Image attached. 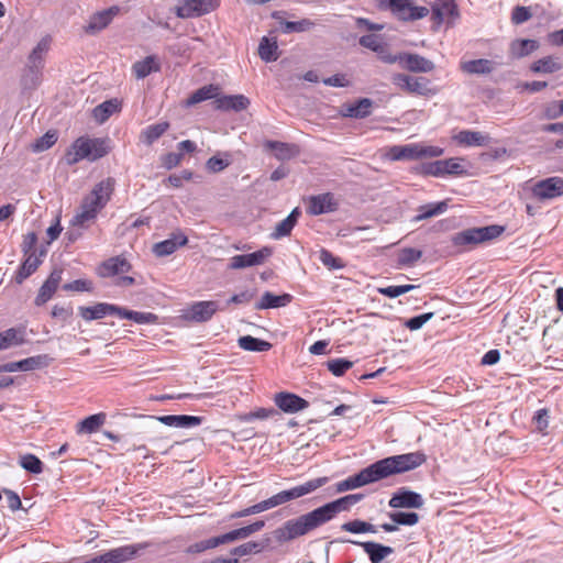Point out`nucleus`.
<instances>
[{
  "label": "nucleus",
  "instance_id": "obj_13",
  "mask_svg": "<svg viewBox=\"0 0 563 563\" xmlns=\"http://www.w3.org/2000/svg\"><path fill=\"white\" fill-rule=\"evenodd\" d=\"M532 195L540 201L558 198L563 195V179L554 176L539 180L532 187Z\"/></svg>",
  "mask_w": 563,
  "mask_h": 563
},
{
  "label": "nucleus",
  "instance_id": "obj_2",
  "mask_svg": "<svg viewBox=\"0 0 563 563\" xmlns=\"http://www.w3.org/2000/svg\"><path fill=\"white\" fill-rule=\"evenodd\" d=\"M424 454L420 452L393 455L379 460L362 470L356 475L350 476L335 484L336 493H343L362 487L364 485L378 482L388 476L405 473L417 468L424 463Z\"/></svg>",
  "mask_w": 563,
  "mask_h": 563
},
{
  "label": "nucleus",
  "instance_id": "obj_26",
  "mask_svg": "<svg viewBox=\"0 0 563 563\" xmlns=\"http://www.w3.org/2000/svg\"><path fill=\"white\" fill-rule=\"evenodd\" d=\"M89 139L78 137L65 154V161L67 165H75L81 159H89Z\"/></svg>",
  "mask_w": 563,
  "mask_h": 563
},
{
  "label": "nucleus",
  "instance_id": "obj_61",
  "mask_svg": "<svg viewBox=\"0 0 563 563\" xmlns=\"http://www.w3.org/2000/svg\"><path fill=\"white\" fill-rule=\"evenodd\" d=\"M353 366V363L345 358H334L327 362L328 369L334 376H342L346 371Z\"/></svg>",
  "mask_w": 563,
  "mask_h": 563
},
{
  "label": "nucleus",
  "instance_id": "obj_57",
  "mask_svg": "<svg viewBox=\"0 0 563 563\" xmlns=\"http://www.w3.org/2000/svg\"><path fill=\"white\" fill-rule=\"evenodd\" d=\"M422 256V252L420 250H416L412 247H405L400 250L398 254V264L401 266H411L416 262H418Z\"/></svg>",
  "mask_w": 563,
  "mask_h": 563
},
{
  "label": "nucleus",
  "instance_id": "obj_29",
  "mask_svg": "<svg viewBox=\"0 0 563 563\" xmlns=\"http://www.w3.org/2000/svg\"><path fill=\"white\" fill-rule=\"evenodd\" d=\"M264 526H265V521L257 520L249 526L232 530V531L227 532L220 537H221V540H223V544L230 543L235 540L245 539V538L250 537L251 534L262 530L264 528Z\"/></svg>",
  "mask_w": 563,
  "mask_h": 563
},
{
  "label": "nucleus",
  "instance_id": "obj_51",
  "mask_svg": "<svg viewBox=\"0 0 563 563\" xmlns=\"http://www.w3.org/2000/svg\"><path fill=\"white\" fill-rule=\"evenodd\" d=\"M341 529L343 531L351 532V533H376L377 532L376 526H374L369 522L360 520V519H355V520L347 521V522L343 523L341 526Z\"/></svg>",
  "mask_w": 563,
  "mask_h": 563
},
{
  "label": "nucleus",
  "instance_id": "obj_41",
  "mask_svg": "<svg viewBox=\"0 0 563 563\" xmlns=\"http://www.w3.org/2000/svg\"><path fill=\"white\" fill-rule=\"evenodd\" d=\"M219 95V87L214 85H207L190 95V97L186 100V106L191 107L199 102L209 99H217Z\"/></svg>",
  "mask_w": 563,
  "mask_h": 563
},
{
  "label": "nucleus",
  "instance_id": "obj_43",
  "mask_svg": "<svg viewBox=\"0 0 563 563\" xmlns=\"http://www.w3.org/2000/svg\"><path fill=\"white\" fill-rule=\"evenodd\" d=\"M238 344L242 350L251 352H266L272 349V344L269 342L252 335L240 336Z\"/></svg>",
  "mask_w": 563,
  "mask_h": 563
},
{
  "label": "nucleus",
  "instance_id": "obj_20",
  "mask_svg": "<svg viewBox=\"0 0 563 563\" xmlns=\"http://www.w3.org/2000/svg\"><path fill=\"white\" fill-rule=\"evenodd\" d=\"M63 269L55 267L44 284L41 286L37 296L35 297L34 303L36 306H43L46 303L56 292L62 282Z\"/></svg>",
  "mask_w": 563,
  "mask_h": 563
},
{
  "label": "nucleus",
  "instance_id": "obj_6",
  "mask_svg": "<svg viewBox=\"0 0 563 563\" xmlns=\"http://www.w3.org/2000/svg\"><path fill=\"white\" fill-rule=\"evenodd\" d=\"M329 482L328 477H317L309 479L300 485L294 486L289 489L282 490L272 496L275 507L286 504L288 501L298 499L306 495H309L320 487L324 486Z\"/></svg>",
  "mask_w": 563,
  "mask_h": 563
},
{
  "label": "nucleus",
  "instance_id": "obj_60",
  "mask_svg": "<svg viewBox=\"0 0 563 563\" xmlns=\"http://www.w3.org/2000/svg\"><path fill=\"white\" fill-rule=\"evenodd\" d=\"M320 262L329 269H341L344 263L340 257L334 256L330 251L322 249L319 253Z\"/></svg>",
  "mask_w": 563,
  "mask_h": 563
},
{
  "label": "nucleus",
  "instance_id": "obj_14",
  "mask_svg": "<svg viewBox=\"0 0 563 563\" xmlns=\"http://www.w3.org/2000/svg\"><path fill=\"white\" fill-rule=\"evenodd\" d=\"M272 249L265 246L250 254L235 255L231 257L229 268L242 269L262 265L272 255Z\"/></svg>",
  "mask_w": 563,
  "mask_h": 563
},
{
  "label": "nucleus",
  "instance_id": "obj_31",
  "mask_svg": "<svg viewBox=\"0 0 563 563\" xmlns=\"http://www.w3.org/2000/svg\"><path fill=\"white\" fill-rule=\"evenodd\" d=\"M51 38L47 36L43 37L30 53L26 65L43 69L45 55L47 54Z\"/></svg>",
  "mask_w": 563,
  "mask_h": 563
},
{
  "label": "nucleus",
  "instance_id": "obj_28",
  "mask_svg": "<svg viewBox=\"0 0 563 563\" xmlns=\"http://www.w3.org/2000/svg\"><path fill=\"white\" fill-rule=\"evenodd\" d=\"M460 69L468 75H486L495 69V63L485 58L463 60L460 63Z\"/></svg>",
  "mask_w": 563,
  "mask_h": 563
},
{
  "label": "nucleus",
  "instance_id": "obj_46",
  "mask_svg": "<svg viewBox=\"0 0 563 563\" xmlns=\"http://www.w3.org/2000/svg\"><path fill=\"white\" fill-rule=\"evenodd\" d=\"M119 109L120 103L118 102V100H108L93 109V117L96 121H98L99 123H103L110 118V115L119 111Z\"/></svg>",
  "mask_w": 563,
  "mask_h": 563
},
{
  "label": "nucleus",
  "instance_id": "obj_55",
  "mask_svg": "<svg viewBox=\"0 0 563 563\" xmlns=\"http://www.w3.org/2000/svg\"><path fill=\"white\" fill-rule=\"evenodd\" d=\"M314 26V22L309 19H302L300 21H284L282 27L284 33L292 32H305L309 31Z\"/></svg>",
  "mask_w": 563,
  "mask_h": 563
},
{
  "label": "nucleus",
  "instance_id": "obj_10",
  "mask_svg": "<svg viewBox=\"0 0 563 563\" xmlns=\"http://www.w3.org/2000/svg\"><path fill=\"white\" fill-rule=\"evenodd\" d=\"M219 0H181L176 7V15L181 19L200 16L213 11Z\"/></svg>",
  "mask_w": 563,
  "mask_h": 563
},
{
  "label": "nucleus",
  "instance_id": "obj_21",
  "mask_svg": "<svg viewBox=\"0 0 563 563\" xmlns=\"http://www.w3.org/2000/svg\"><path fill=\"white\" fill-rule=\"evenodd\" d=\"M130 263L121 256L110 257L98 267V275L107 278L130 272Z\"/></svg>",
  "mask_w": 563,
  "mask_h": 563
},
{
  "label": "nucleus",
  "instance_id": "obj_53",
  "mask_svg": "<svg viewBox=\"0 0 563 563\" xmlns=\"http://www.w3.org/2000/svg\"><path fill=\"white\" fill-rule=\"evenodd\" d=\"M220 544H223V540H221V537L218 536L189 545L186 549V552L189 554L201 553L206 550L213 549Z\"/></svg>",
  "mask_w": 563,
  "mask_h": 563
},
{
  "label": "nucleus",
  "instance_id": "obj_17",
  "mask_svg": "<svg viewBox=\"0 0 563 563\" xmlns=\"http://www.w3.org/2000/svg\"><path fill=\"white\" fill-rule=\"evenodd\" d=\"M391 508H421L423 506V498L420 494L409 490L407 488H400L388 501Z\"/></svg>",
  "mask_w": 563,
  "mask_h": 563
},
{
  "label": "nucleus",
  "instance_id": "obj_30",
  "mask_svg": "<svg viewBox=\"0 0 563 563\" xmlns=\"http://www.w3.org/2000/svg\"><path fill=\"white\" fill-rule=\"evenodd\" d=\"M158 420L168 427L174 428H191L199 426L201 423V418L196 416H187V415H168L162 416Z\"/></svg>",
  "mask_w": 563,
  "mask_h": 563
},
{
  "label": "nucleus",
  "instance_id": "obj_11",
  "mask_svg": "<svg viewBox=\"0 0 563 563\" xmlns=\"http://www.w3.org/2000/svg\"><path fill=\"white\" fill-rule=\"evenodd\" d=\"M388 7L402 21H415L429 14L427 7L415 5L413 0H389Z\"/></svg>",
  "mask_w": 563,
  "mask_h": 563
},
{
  "label": "nucleus",
  "instance_id": "obj_35",
  "mask_svg": "<svg viewBox=\"0 0 563 563\" xmlns=\"http://www.w3.org/2000/svg\"><path fill=\"white\" fill-rule=\"evenodd\" d=\"M300 216L299 208H295L287 218H285L283 221L278 222L275 227L274 232L272 233V238L275 240H279L284 236H287L290 234L291 230L296 225L298 218Z\"/></svg>",
  "mask_w": 563,
  "mask_h": 563
},
{
  "label": "nucleus",
  "instance_id": "obj_49",
  "mask_svg": "<svg viewBox=\"0 0 563 563\" xmlns=\"http://www.w3.org/2000/svg\"><path fill=\"white\" fill-rule=\"evenodd\" d=\"M41 264L40 257L34 254H29L25 261L22 263L19 272L16 273L15 280L18 284H21L24 279H26L30 275H32Z\"/></svg>",
  "mask_w": 563,
  "mask_h": 563
},
{
  "label": "nucleus",
  "instance_id": "obj_24",
  "mask_svg": "<svg viewBox=\"0 0 563 563\" xmlns=\"http://www.w3.org/2000/svg\"><path fill=\"white\" fill-rule=\"evenodd\" d=\"M216 109L221 111H242L247 109L250 100L244 95L218 96L214 100Z\"/></svg>",
  "mask_w": 563,
  "mask_h": 563
},
{
  "label": "nucleus",
  "instance_id": "obj_23",
  "mask_svg": "<svg viewBox=\"0 0 563 563\" xmlns=\"http://www.w3.org/2000/svg\"><path fill=\"white\" fill-rule=\"evenodd\" d=\"M188 239L183 232H176L162 242L154 244L153 252L156 256L163 257L173 254L179 246L187 244Z\"/></svg>",
  "mask_w": 563,
  "mask_h": 563
},
{
  "label": "nucleus",
  "instance_id": "obj_5",
  "mask_svg": "<svg viewBox=\"0 0 563 563\" xmlns=\"http://www.w3.org/2000/svg\"><path fill=\"white\" fill-rule=\"evenodd\" d=\"M442 154L443 148L422 143L394 145L388 151V157L391 161H416L424 157H438Z\"/></svg>",
  "mask_w": 563,
  "mask_h": 563
},
{
  "label": "nucleus",
  "instance_id": "obj_27",
  "mask_svg": "<svg viewBox=\"0 0 563 563\" xmlns=\"http://www.w3.org/2000/svg\"><path fill=\"white\" fill-rule=\"evenodd\" d=\"M145 544H128L112 549L104 553L107 563H122L133 559Z\"/></svg>",
  "mask_w": 563,
  "mask_h": 563
},
{
  "label": "nucleus",
  "instance_id": "obj_62",
  "mask_svg": "<svg viewBox=\"0 0 563 563\" xmlns=\"http://www.w3.org/2000/svg\"><path fill=\"white\" fill-rule=\"evenodd\" d=\"M563 115L562 101H551L543 106L542 117L547 120H554Z\"/></svg>",
  "mask_w": 563,
  "mask_h": 563
},
{
  "label": "nucleus",
  "instance_id": "obj_32",
  "mask_svg": "<svg viewBox=\"0 0 563 563\" xmlns=\"http://www.w3.org/2000/svg\"><path fill=\"white\" fill-rule=\"evenodd\" d=\"M455 141L465 146H484L489 143V136L478 131L463 130L455 136Z\"/></svg>",
  "mask_w": 563,
  "mask_h": 563
},
{
  "label": "nucleus",
  "instance_id": "obj_48",
  "mask_svg": "<svg viewBox=\"0 0 563 563\" xmlns=\"http://www.w3.org/2000/svg\"><path fill=\"white\" fill-rule=\"evenodd\" d=\"M24 342L23 332L21 330L10 328L0 332V350H7L14 345H21Z\"/></svg>",
  "mask_w": 563,
  "mask_h": 563
},
{
  "label": "nucleus",
  "instance_id": "obj_56",
  "mask_svg": "<svg viewBox=\"0 0 563 563\" xmlns=\"http://www.w3.org/2000/svg\"><path fill=\"white\" fill-rule=\"evenodd\" d=\"M20 466L33 474H40L43 471L42 461L34 454L22 455L20 457Z\"/></svg>",
  "mask_w": 563,
  "mask_h": 563
},
{
  "label": "nucleus",
  "instance_id": "obj_4",
  "mask_svg": "<svg viewBox=\"0 0 563 563\" xmlns=\"http://www.w3.org/2000/svg\"><path fill=\"white\" fill-rule=\"evenodd\" d=\"M504 230V227L496 224L482 228H471L452 235L451 242L456 247L470 250L481 243L498 238Z\"/></svg>",
  "mask_w": 563,
  "mask_h": 563
},
{
  "label": "nucleus",
  "instance_id": "obj_1",
  "mask_svg": "<svg viewBox=\"0 0 563 563\" xmlns=\"http://www.w3.org/2000/svg\"><path fill=\"white\" fill-rule=\"evenodd\" d=\"M363 497L362 494H350L295 519L287 520L283 526L274 530V538L279 543H285L306 536L310 531L331 521L338 514L349 511Z\"/></svg>",
  "mask_w": 563,
  "mask_h": 563
},
{
  "label": "nucleus",
  "instance_id": "obj_64",
  "mask_svg": "<svg viewBox=\"0 0 563 563\" xmlns=\"http://www.w3.org/2000/svg\"><path fill=\"white\" fill-rule=\"evenodd\" d=\"M57 141L55 132H47L33 144L34 152H43L52 147Z\"/></svg>",
  "mask_w": 563,
  "mask_h": 563
},
{
  "label": "nucleus",
  "instance_id": "obj_15",
  "mask_svg": "<svg viewBox=\"0 0 563 563\" xmlns=\"http://www.w3.org/2000/svg\"><path fill=\"white\" fill-rule=\"evenodd\" d=\"M120 306L108 303V302H97L93 306H80L78 307V313L85 321H93L102 319L107 316H117L119 317Z\"/></svg>",
  "mask_w": 563,
  "mask_h": 563
},
{
  "label": "nucleus",
  "instance_id": "obj_3",
  "mask_svg": "<svg viewBox=\"0 0 563 563\" xmlns=\"http://www.w3.org/2000/svg\"><path fill=\"white\" fill-rule=\"evenodd\" d=\"M114 185L115 180L111 177L98 183L90 194L84 198L80 210L73 219V224L82 227L87 222L92 221L110 200Z\"/></svg>",
  "mask_w": 563,
  "mask_h": 563
},
{
  "label": "nucleus",
  "instance_id": "obj_34",
  "mask_svg": "<svg viewBox=\"0 0 563 563\" xmlns=\"http://www.w3.org/2000/svg\"><path fill=\"white\" fill-rule=\"evenodd\" d=\"M106 418L107 416L104 412L91 415L77 423L76 431L78 434L93 433L103 426Z\"/></svg>",
  "mask_w": 563,
  "mask_h": 563
},
{
  "label": "nucleus",
  "instance_id": "obj_58",
  "mask_svg": "<svg viewBox=\"0 0 563 563\" xmlns=\"http://www.w3.org/2000/svg\"><path fill=\"white\" fill-rule=\"evenodd\" d=\"M388 517L398 526H415L419 521V515L416 512H389Z\"/></svg>",
  "mask_w": 563,
  "mask_h": 563
},
{
  "label": "nucleus",
  "instance_id": "obj_33",
  "mask_svg": "<svg viewBox=\"0 0 563 563\" xmlns=\"http://www.w3.org/2000/svg\"><path fill=\"white\" fill-rule=\"evenodd\" d=\"M291 299L292 297L289 294L274 295L273 292L266 291L256 303V309L264 310L285 307L290 303Z\"/></svg>",
  "mask_w": 563,
  "mask_h": 563
},
{
  "label": "nucleus",
  "instance_id": "obj_19",
  "mask_svg": "<svg viewBox=\"0 0 563 563\" xmlns=\"http://www.w3.org/2000/svg\"><path fill=\"white\" fill-rule=\"evenodd\" d=\"M338 209V201L330 192L311 196L308 200L307 212L312 216L333 212Z\"/></svg>",
  "mask_w": 563,
  "mask_h": 563
},
{
  "label": "nucleus",
  "instance_id": "obj_52",
  "mask_svg": "<svg viewBox=\"0 0 563 563\" xmlns=\"http://www.w3.org/2000/svg\"><path fill=\"white\" fill-rule=\"evenodd\" d=\"M42 70L43 69H41V68H35L30 65H26L25 69H24V74L21 79L24 88H27V89L36 88L41 82Z\"/></svg>",
  "mask_w": 563,
  "mask_h": 563
},
{
  "label": "nucleus",
  "instance_id": "obj_45",
  "mask_svg": "<svg viewBox=\"0 0 563 563\" xmlns=\"http://www.w3.org/2000/svg\"><path fill=\"white\" fill-rule=\"evenodd\" d=\"M266 146L275 152V156L279 161L289 159L298 154L297 146L288 143L268 141Z\"/></svg>",
  "mask_w": 563,
  "mask_h": 563
},
{
  "label": "nucleus",
  "instance_id": "obj_8",
  "mask_svg": "<svg viewBox=\"0 0 563 563\" xmlns=\"http://www.w3.org/2000/svg\"><path fill=\"white\" fill-rule=\"evenodd\" d=\"M218 310H224L218 301H197L184 309L181 317L187 321L202 323L209 321Z\"/></svg>",
  "mask_w": 563,
  "mask_h": 563
},
{
  "label": "nucleus",
  "instance_id": "obj_39",
  "mask_svg": "<svg viewBox=\"0 0 563 563\" xmlns=\"http://www.w3.org/2000/svg\"><path fill=\"white\" fill-rule=\"evenodd\" d=\"M132 69L137 79H143L151 73L158 71L161 66L155 56H147L142 60L135 62Z\"/></svg>",
  "mask_w": 563,
  "mask_h": 563
},
{
  "label": "nucleus",
  "instance_id": "obj_36",
  "mask_svg": "<svg viewBox=\"0 0 563 563\" xmlns=\"http://www.w3.org/2000/svg\"><path fill=\"white\" fill-rule=\"evenodd\" d=\"M119 318L132 320L137 324H154L158 320L155 313L129 310L124 307H120Z\"/></svg>",
  "mask_w": 563,
  "mask_h": 563
},
{
  "label": "nucleus",
  "instance_id": "obj_22",
  "mask_svg": "<svg viewBox=\"0 0 563 563\" xmlns=\"http://www.w3.org/2000/svg\"><path fill=\"white\" fill-rule=\"evenodd\" d=\"M275 404L280 410L288 413H295L308 407V402L303 398L290 393L276 394Z\"/></svg>",
  "mask_w": 563,
  "mask_h": 563
},
{
  "label": "nucleus",
  "instance_id": "obj_37",
  "mask_svg": "<svg viewBox=\"0 0 563 563\" xmlns=\"http://www.w3.org/2000/svg\"><path fill=\"white\" fill-rule=\"evenodd\" d=\"M258 55L266 63L277 60L279 52L276 38L272 40L267 36L262 37L258 45Z\"/></svg>",
  "mask_w": 563,
  "mask_h": 563
},
{
  "label": "nucleus",
  "instance_id": "obj_18",
  "mask_svg": "<svg viewBox=\"0 0 563 563\" xmlns=\"http://www.w3.org/2000/svg\"><path fill=\"white\" fill-rule=\"evenodd\" d=\"M459 15L457 7L450 0H437L432 4V21L437 26L453 22Z\"/></svg>",
  "mask_w": 563,
  "mask_h": 563
},
{
  "label": "nucleus",
  "instance_id": "obj_59",
  "mask_svg": "<svg viewBox=\"0 0 563 563\" xmlns=\"http://www.w3.org/2000/svg\"><path fill=\"white\" fill-rule=\"evenodd\" d=\"M418 286L416 285H411V284H408V285H393V286H387V287H380L378 288V292L380 295H384L388 298H396V297H399L404 294H407L413 289H416Z\"/></svg>",
  "mask_w": 563,
  "mask_h": 563
},
{
  "label": "nucleus",
  "instance_id": "obj_38",
  "mask_svg": "<svg viewBox=\"0 0 563 563\" xmlns=\"http://www.w3.org/2000/svg\"><path fill=\"white\" fill-rule=\"evenodd\" d=\"M169 129V123L166 121L158 122L155 124H151L142 130L140 134V140L146 145H152L156 140H158L167 130Z\"/></svg>",
  "mask_w": 563,
  "mask_h": 563
},
{
  "label": "nucleus",
  "instance_id": "obj_47",
  "mask_svg": "<svg viewBox=\"0 0 563 563\" xmlns=\"http://www.w3.org/2000/svg\"><path fill=\"white\" fill-rule=\"evenodd\" d=\"M448 209V203L445 201H440L435 203H428L419 207L418 214L415 217L416 221L426 220L439 214H442Z\"/></svg>",
  "mask_w": 563,
  "mask_h": 563
},
{
  "label": "nucleus",
  "instance_id": "obj_7",
  "mask_svg": "<svg viewBox=\"0 0 563 563\" xmlns=\"http://www.w3.org/2000/svg\"><path fill=\"white\" fill-rule=\"evenodd\" d=\"M391 81L395 86L409 93L430 97L438 92L437 88L432 87L430 80L426 77L395 74L391 77Z\"/></svg>",
  "mask_w": 563,
  "mask_h": 563
},
{
  "label": "nucleus",
  "instance_id": "obj_40",
  "mask_svg": "<svg viewBox=\"0 0 563 563\" xmlns=\"http://www.w3.org/2000/svg\"><path fill=\"white\" fill-rule=\"evenodd\" d=\"M373 101L368 98L360 99L357 102L345 108L343 114L350 118L364 119L372 112Z\"/></svg>",
  "mask_w": 563,
  "mask_h": 563
},
{
  "label": "nucleus",
  "instance_id": "obj_16",
  "mask_svg": "<svg viewBox=\"0 0 563 563\" xmlns=\"http://www.w3.org/2000/svg\"><path fill=\"white\" fill-rule=\"evenodd\" d=\"M119 13L120 8L118 5H112L106 10L93 13L85 26V32L88 34L99 33L106 29Z\"/></svg>",
  "mask_w": 563,
  "mask_h": 563
},
{
  "label": "nucleus",
  "instance_id": "obj_42",
  "mask_svg": "<svg viewBox=\"0 0 563 563\" xmlns=\"http://www.w3.org/2000/svg\"><path fill=\"white\" fill-rule=\"evenodd\" d=\"M539 48V42L536 40H516L510 44V54L515 58L528 56Z\"/></svg>",
  "mask_w": 563,
  "mask_h": 563
},
{
  "label": "nucleus",
  "instance_id": "obj_44",
  "mask_svg": "<svg viewBox=\"0 0 563 563\" xmlns=\"http://www.w3.org/2000/svg\"><path fill=\"white\" fill-rule=\"evenodd\" d=\"M562 68V64L559 58L553 56H547L532 63L530 69L533 73L540 74H552Z\"/></svg>",
  "mask_w": 563,
  "mask_h": 563
},
{
  "label": "nucleus",
  "instance_id": "obj_54",
  "mask_svg": "<svg viewBox=\"0 0 563 563\" xmlns=\"http://www.w3.org/2000/svg\"><path fill=\"white\" fill-rule=\"evenodd\" d=\"M89 161H97L108 154V145L104 140L101 139H89Z\"/></svg>",
  "mask_w": 563,
  "mask_h": 563
},
{
  "label": "nucleus",
  "instance_id": "obj_50",
  "mask_svg": "<svg viewBox=\"0 0 563 563\" xmlns=\"http://www.w3.org/2000/svg\"><path fill=\"white\" fill-rule=\"evenodd\" d=\"M52 362V357L47 354H40L21 360L22 372H30L38 368L47 367Z\"/></svg>",
  "mask_w": 563,
  "mask_h": 563
},
{
  "label": "nucleus",
  "instance_id": "obj_12",
  "mask_svg": "<svg viewBox=\"0 0 563 563\" xmlns=\"http://www.w3.org/2000/svg\"><path fill=\"white\" fill-rule=\"evenodd\" d=\"M384 60L389 64L399 62L406 69L413 73H430L434 69L433 62L418 54L404 53L399 56L384 57Z\"/></svg>",
  "mask_w": 563,
  "mask_h": 563
},
{
  "label": "nucleus",
  "instance_id": "obj_63",
  "mask_svg": "<svg viewBox=\"0 0 563 563\" xmlns=\"http://www.w3.org/2000/svg\"><path fill=\"white\" fill-rule=\"evenodd\" d=\"M360 44L363 47L369 48L374 52H382L384 49L383 40L379 35L376 34H367L361 36Z\"/></svg>",
  "mask_w": 563,
  "mask_h": 563
},
{
  "label": "nucleus",
  "instance_id": "obj_25",
  "mask_svg": "<svg viewBox=\"0 0 563 563\" xmlns=\"http://www.w3.org/2000/svg\"><path fill=\"white\" fill-rule=\"evenodd\" d=\"M351 543L362 547L364 552L368 555L371 563H382L385 558L394 553L393 548L377 542L351 541Z\"/></svg>",
  "mask_w": 563,
  "mask_h": 563
},
{
  "label": "nucleus",
  "instance_id": "obj_9",
  "mask_svg": "<svg viewBox=\"0 0 563 563\" xmlns=\"http://www.w3.org/2000/svg\"><path fill=\"white\" fill-rule=\"evenodd\" d=\"M463 158H448L429 163L423 166V173L434 177L446 175L460 176L466 174V168L462 164Z\"/></svg>",
  "mask_w": 563,
  "mask_h": 563
}]
</instances>
